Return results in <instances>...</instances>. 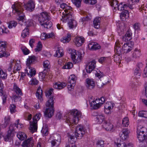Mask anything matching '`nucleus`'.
Masks as SVG:
<instances>
[{"mask_svg":"<svg viewBox=\"0 0 147 147\" xmlns=\"http://www.w3.org/2000/svg\"><path fill=\"white\" fill-rule=\"evenodd\" d=\"M117 40L115 42V46L114 48V51L118 55L123 53H127L133 49V46L129 42L124 43Z\"/></svg>","mask_w":147,"mask_h":147,"instance_id":"obj_1","label":"nucleus"},{"mask_svg":"<svg viewBox=\"0 0 147 147\" xmlns=\"http://www.w3.org/2000/svg\"><path fill=\"white\" fill-rule=\"evenodd\" d=\"M11 7L13 9V13L19 16L18 18L19 24L22 26L26 25L25 15L23 13V10L20 4L14 3L12 5Z\"/></svg>","mask_w":147,"mask_h":147,"instance_id":"obj_2","label":"nucleus"},{"mask_svg":"<svg viewBox=\"0 0 147 147\" xmlns=\"http://www.w3.org/2000/svg\"><path fill=\"white\" fill-rule=\"evenodd\" d=\"M71 115L67 116L66 121L71 127L74 128V125L77 123L79 118L81 117V112L77 109L72 110L71 111Z\"/></svg>","mask_w":147,"mask_h":147,"instance_id":"obj_3","label":"nucleus"},{"mask_svg":"<svg viewBox=\"0 0 147 147\" xmlns=\"http://www.w3.org/2000/svg\"><path fill=\"white\" fill-rule=\"evenodd\" d=\"M85 133V129L82 125L77 126L75 131V136L69 133L67 134L69 142L71 144L74 143L77 138L81 139Z\"/></svg>","mask_w":147,"mask_h":147,"instance_id":"obj_4","label":"nucleus"},{"mask_svg":"<svg viewBox=\"0 0 147 147\" xmlns=\"http://www.w3.org/2000/svg\"><path fill=\"white\" fill-rule=\"evenodd\" d=\"M50 15L47 12L44 11L42 12L38 17V21L40 25L43 27L47 29L50 28L52 26L50 19Z\"/></svg>","mask_w":147,"mask_h":147,"instance_id":"obj_5","label":"nucleus"},{"mask_svg":"<svg viewBox=\"0 0 147 147\" xmlns=\"http://www.w3.org/2000/svg\"><path fill=\"white\" fill-rule=\"evenodd\" d=\"M54 98L53 97H52L48 99L47 102L46 103V105L47 108L44 111L45 117L50 118L53 115L54 112Z\"/></svg>","mask_w":147,"mask_h":147,"instance_id":"obj_6","label":"nucleus"},{"mask_svg":"<svg viewBox=\"0 0 147 147\" xmlns=\"http://www.w3.org/2000/svg\"><path fill=\"white\" fill-rule=\"evenodd\" d=\"M36 59V57L34 55L28 57V58L27 59L26 65L27 67L25 69V74H36L35 69L30 66V65L34 62Z\"/></svg>","mask_w":147,"mask_h":147,"instance_id":"obj_7","label":"nucleus"},{"mask_svg":"<svg viewBox=\"0 0 147 147\" xmlns=\"http://www.w3.org/2000/svg\"><path fill=\"white\" fill-rule=\"evenodd\" d=\"M68 52L70 54L71 59L74 62L78 63L81 61L82 57V54L81 53L75 50L71 49H69Z\"/></svg>","mask_w":147,"mask_h":147,"instance_id":"obj_8","label":"nucleus"},{"mask_svg":"<svg viewBox=\"0 0 147 147\" xmlns=\"http://www.w3.org/2000/svg\"><path fill=\"white\" fill-rule=\"evenodd\" d=\"M41 116L40 113H37L33 118V122L30 123V127L29 128L30 131L33 133L37 131V122Z\"/></svg>","mask_w":147,"mask_h":147,"instance_id":"obj_9","label":"nucleus"},{"mask_svg":"<svg viewBox=\"0 0 147 147\" xmlns=\"http://www.w3.org/2000/svg\"><path fill=\"white\" fill-rule=\"evenodd\" d=\"M13 66V72L14 73H16L17 71L20 70L21 68V66L20 62L18 61V62L15 60L11 59L9 63V67L7 69L9 72H10L12 69Z\"/></svg>","mask_w":147,"mask_h":147,"instance_id":"obj_10","label":"nucleus"},{"mask_svg":"<svg viewBox=\"0 0 147 147\" xmlns=\"http://www.w3.org/2000/svg\"><path fill=\"white\" fill-rule=\"evenodd\" d=\"M85 85L86 88L90 90L94 89L95 86V82L92 79L87 78L85 81Z\"/></svg>","mask_w":147,"mask_h":147,"instance_id":"obj_11","label":"nucleus"},{"mask_svg":"<svg viewBox=\"0 0 147 147\" xmlns=\"http://www.w3.org/2000/svg\"><path fill=\"white\" fill-rule=\"evenodd\" d=\"M34 141L32 138H30L23 141L22 146L23 147H34Z\"/></svg>","mask_w":147,"mask_h":147,"instance_id":"obj_12","label":"nucleus"},{"mask_svg":"<svg viewBox=\"0 0 147 147\" xmlns=\"http://www.w3.org/2000/svg\"><path fill=\"white\" fill-rule=\"evenodd\" d=\"M102 127L103 128L107 131H111L113 128V125L110 123L109 121H104L102 123Z\"/></svg>","mask_w":147,"mask_h":147,"instance_id":"obj_13","label":"nucleus"},{"mask_svg":"<svg viewBox=\"0 0 147 147\" xmlns=\"http://www.w3.org/2000/svg\"><path fill=\"white\" fill-rule=\"evenodd\" d=\"M43 66L44 70L41 73V74H47V73H49L51 67L49 61L48 60L44 61L43 63Z\"/></svg>","mask_w":147,"mask_h":147,"instance_id":"obj_14","label":"nucleus"},{"mask_svg":"<svg viewBox=\"0 0 147 147\" xmlns=\"http://www.w3.org/2000/svg\"><path fill=\"white\" fill-rule=\"evenodd\" d=\"M72 19H74V16L71 13H68L62 16L61 20L63 22H66L68 21H69L70 20H72Z\"/></svg>","mask_w":147,"mask_h":147,"instance_id":"obj_15","label":"nucleus"},{"mask_svg":"<svg viewBox=\"0 0 147 147\" xmlns=\"http://www.w3.org/2000/svg\"><path fill=\"white\" fill-rule=\"evenodd\" d=\"M35 4L34 2L32 0L29 1L28 3L24 4V7L27 10L30 11H32L35 8Z\"/></svg>","mask_w":147,"mask_h":147,"instance_id":"obj_16","label":"nucleus"},{"mask_svg":"<svg viewBox=\"0 0 147 147\" xmlns=\"http://www.w3.org/2000/svg\"><path fill=\"white\" fill-rule=\"evenodd\" d=\"M129 131L127 129H123L121 134H120V136L121 138L123 140H126L129 137Z\"/></svg>","mask_w":147,"mask_h":147,"instance_id":"obj_17","label":"nucleus"},{"mask_svg":"<svg viewBox=\"0 0 147 147\" xmlns=\"http://www.w3.org/2000/svg\"><path fill=\"white\" fill-rule=\"evenodd\" d=\"M96 62L94 60L92 61L89 63L88 67L86 68V71L88 73H90L93 69H94L95 66Z\"/></svg>","mask_w":147,"mask_h":147,"instance_id":"obj_18","label":"nucleus"},{"mask_svg":"<svg viewBox=\"0 0 147 147\" xmlns=\"http://www.w3.org/2000/svg\"><path fill=\"white\" fill-rule=\"evenodd\" d=\"M147 129L145 127H143L141 125H138L137 127V134H139V138H142L141 136L140 135V133L141 132H145L147 133Z\"/></svg>","mask_w":147,"mask_h":147,"instance_id":"obj_19","label":"nucleus"},{"mask_svg":"<svg viewBox=\"0 0 147 147\" xmlns=\"http://www.w3.org/2000/svg\"><path fill=\"white\" fill-rule=\"evenodd\" d=\"M88 47L89 49L93 50H96L100 48L99 44L94 42L90 43L88 45Z\"/></svg>","mask_w":147,"mask_h":147,"instance_id":"obj_20","label":"nucleus"},{"mask_svg":"<svg viewBox=\"0 0 147 147\" xmlns=\"http://www.w3.org/2000/svg\"><path fill=\"white\" fill-rule=\"evenodd\" d=\"M84 38L80 36L76 38L74 42L76 46L79 47L82 45V43H84Z\"/></svg>","mask_w":147,"mask_h":147,"instance_id":"obj_21","label":"nucleus"},{"mask_svg":"<svg viewBox=\"0 0 147 147\" xmlns=\"http://www.w3.org/2000/svg\"><path fill=\"white\" fill-rule=\"evenodd\" d=\"M132 34V31L131 30H128L125 35L123 37V39L125 41H128L131 40Z\"/></svg>","mask_w":147,"mask_h":147,"instance_id":"obj_22","label":"nucleus"},{"mask_svg":"<svg viewBox=\"0 0 147 147\" xmlns=\"http://www.w3.org/2000/svg\"><path fill=\"white\" fill-rule=\"evenodd\" d=\"M66 85L65 82H57L53 85V87L59 90L63 88Z\"/></svg>","mask_w":147,"mask_h":147,"instance_id":"obj_23","label":"nucleus"},{"mask_svg":"<svg viewBox=\"0 0 147 147\" xmlns=\"http://www.w3.org/2000/svg\"><path fill=\"white\" fill-rule=\"evenodd\" d=\"M42 91L41 89V87L39 86L37 89L36 94L37 98L39 99L40 101H42L43 100V99L42 97Z\"/></svg>","mask_w":147,"mask_h":147,"instance_id":"obj_24","label":"nucleus"},{"mask_svg":"<svg viewBox=\"0 0 147 147\" xmlns=\"http://www.w3.org/2000/svg\"><path fill=\"white\" fill-rule=\"evenodd\" d=\"M140 0H128L127 3V4L130 9L133 8L134 5L139 2Z\"/></svg>","mask_w":147,"mask_h":147,"instance_id":"obj_25","label":"nucleus"},{"mask_svg":"<svg viewBox=\"0 0 147 147\" xmlns=\"http://www.w3.org/2000/svg\"><path fill=\"white\" fill-rule=\"evenodd\" d=\"M54 36L53 32L47 34L45 33H43L41 34L40 38L42 40H44L47 38L52 37Z\"/></svg>","mask_w":147,"mask_h":147,"instance_id":"obj_26","label":"nucleus"},{"mask_svg":"<svg viewBox=\"0 0 147 147\" xmlns=\"http://www.w3.org/2000/svg\"><path fill=\"white\" fill-rule=\"evenodd\" d=\"M101 18L99 17H96L93 21V25L95 28H98L100 27Z\"/></svg>","mask_w":147,"mask_h":147,"instance_id":"obj_27","label":"nucleus"},{"mask_svg":"<svg viewBox=\"0 0 147 147\" xmlns=\"http://www.w3.org/2000/svg\"><path fill=\"white\" fill-rule=\"evenodd\" d=\"M100 98L96 99L94 100H93L91 102H90V106L93 109H98L97 106H94L96 104H98L100 103Z\"/></svg>","mask_w":147,"mask_h":147,"instance_id":"obj_28","label":"nucleus"},{"mask_svg":"<svg viewBox=\"0 0 147 147\" xmlns=\"http://www.w3.org/2000/svg\"><path fill=\"white\" fill-rule=\"evenodd\" d=\"M141 55L140 50L138 49H135L132 54V57L134 58H139Z\"/></svg>","mask_w":147,"mask_h":147,"instance_id":"obj_29","label":"nucleus"},{"mask_svg":"<svg viewBox=\"0 0 147 147\" xmlns=\"http://www.w3.org/2000/svg\"><path fill=\"white\" fill-rule=\"evenodd\" d=\"M97 122L99 123H100L104 122L105 120V117L103 114H100L98 115L96 117Z\"/></svg>","mask_w":147,"mask_h":147,"instance_id":"obj_30","label":"nucleus"},{"mask_svg":"<svg viewBox=\"0 0 147 147\" xmlns=\"http://www.w3.org/2000/svg\"><path fill=\"white\" fill-rule=\"evenodd\" d=\"M13 88L15 92L17 95H22V93L21 90L15 84H14Z\"/></svg>","mask_w":147,"mask_h":147,"instance_id":"obj_31","label":"nucleus"},{"mask_svg":"<svg viewBox=\"0 0 147 147\" xmlns=\"http://www.w3.org/2000/svg\"><path fill=\"white\" fill-rule=\"evenodd\" d=\"M68 25L70 28H73L76 27L77 23L74 19H72V20H70L68 22Z\"/></svg>","mask_w":147,"mask_h":147,"instance_id":"obj_32","label":"nucleus"},{"mask_svg":"<svg viewBox=\"0 0 147 147\" xmlns=\"http://www.w3.org/2000/svg\"><path fill=\"white\" fill-rule=\"evenodd\" d=\"M18 138L21 140H23L27 138L26 134L23 132H20L17 135Z\"/></svg>","mask_w":147,"mask_h":147,"instance_id":"obj_33","label":"nucleus"},{"mask_svg":"<svg viewBox=\"0 0 147 147\" xmlns=\"http://www.w3.org/2000/svg\"><path fill=\"white\" fill-rule=\"evenodd\" d=\"M29 30L28 27L27 26L22 31L21 34V36L23 38L29 35Z\"/></svg>","mask_w":147,"mask_h":147,"instance_id":"obj_34","label":"nucleus"},{"mask_svg":"<svg viewBox=\"0 0 147 147\" xmlns=\"http://www.w3.org/2000/svg\"><path fill=\"white\" fill-rule=\"evenodd\" d=\"M63 55V50L61 48H58L57 50L55 56L58 57H62Z\"/></svg>","mask_w":147,"mask_h":147,"instance_id":"obj_35","label":"nucleus"},{"mask_svg":"<svg viewBox=\"0 0 147 147\" xmlns=\"http://www.w3.org/2000/svg\"><path fill=\"white\" fill-rule=\"evenodd\" d=\"M76 79L77 78L76 76L74 74H72L69 76V80L68 81V82L69 83L75 84Z\"/></svg>","mask_w":147,"mask_h":147,"instance_id":"obj_36","label":"nucleus"},{"mask_svg":"<svg viewBox=\"0 0 147 147\" xmlns=\"http://www.w3.org/2000/svg\"><path fill=\"white\" fill-rule=\"evenodd\" d=\"M54 90L52 88H50L49 90H47L45 92V95L47 97L49 98L52 97H53V98L55 99V98H54V96L52 95V92Z\"/></svg>","mask_w":147,"mask_h":147,"instance_id":"obj_37","label":"nucleus"},{"mask_svg":"<svg viewBox=\"0 0 147 147\" xmlns=\"http://www.w3.org/2000/svg\"><path fill=\"white\" fill-rule=\"evenodd\" d=\"M128 5L125 4L121 2L117 6V9L118 10L121 11L122 10H124L125 9H126Z\"/></svg>","mask_w":147,"mask_h":147,"instance_id":"obj_38","label":"nucleus"},{"mask_svg":"<svg viewBox=\"0 0 147 147\" xmlns=\"http://www.w3.org/2000/svg\"><path fill=\"white\" fill-rule=\"evenodd\" d=\"M116 145L117 147H133V144L130 143L128 144L124 143L121 144L117 143Z\"/></svg>","mask_w":147,"mask_h":147,"instance_id":"obj_39","label":"nucleus"},{"mask_svg":"<svg viewBox=\"0 0 147 147\" xmlns=\"http://www.w3.org/2000/svg\"><path fill=\"white\" fill-rule=\"evenodd\" d=\"M71 35L70 34H67V36L63 37L61 40V41L64 43L68 42L71 40Z\"/></svg>","mask_w":147,"mask_h":147,"instance_id":"obj_40","label":"nucleus"},{"mask_svg":"<svg viewBox=\"0 0 147 147\" xmlns=\"http://www.w3.org/2000/svg\"><path fill=\"white\" fill-rule=\"evenodd\" d=\"M115 106V104L110 102H107L104 104V107L112 109Z\"/></svg>","mask_w":147,"mask_h":147,"instance_id":"obj_41","label":"nucleus"},{"mask_svg":"<svg viewBox=\"0 0 147 147\" xmlns=\"http://www.w3.org/2000/svg\"><path fill=\"white\" fill-rule=\"evenodd\" d=\"M7 42L0 40V49L5 51L7 47Z\"/></svg>","mask_w":147,"mask_h":147,"instance_id":"obj_42","label":"nucleus"},{"mask_svg":"<svg viewBox=\"0 0 147 147\" xmlns=\"http://www.w3.org/2000/svg\"><path fill=\"white\" fill-rule=\"evenodd\" d=\"M53 140L57 141V144H60L61 142V137L58 134H55L53 136Z\"/></svg>","mask_w":147,"mask_h":147,"instance_id":"obj_43","label":"nucleus"},{"mask_svg":"<svg viewBox=\"0 0 147 147\" xmlns=\"http://www.w3.org/2000/svg\"><path fill=\"white\" fill-rule=\"evenodd\" d=\"M146 134H147L145 132H141L140 133V136H141L142 138H141V139L140 138H139V134H137V137L139 141H140V142H142L144 141V139H145V138H146V137L147 136Z\"/></svg>","mask_w":147,"mask_h":147,"instance_id":"obj_44","label":"nucleus"},{"mask_svg":"<svg viewBox=\"0 0 147 147\" xmlns=\"http://www.w3.org/2000/svg\"><path fill=\"white\" fill-rule=\"evenodd\" d=\"M138 116L140 117L147 118V111H140L138 113Z\"/></svg>","mask_w":147,"mask_h":147,"instance_id":"obj_45","label":"nucleus"},{"mask_svg":"<svg viewBox=\"0 0 147 147\" xmlns=\"http://www.w3.org/2000/svg\"><path fill=\"white\" fill-rule=\"evenodd\" d=\"M106 99L105 97L102 96L100 98V103L98 104H96L95 105V106H97V107H98V109L101 106V105L103 104L106 101Z\"/></svg>","mask_w":147,"mask_h":147,"instance_id":"obj_46","label":"nucleus"},{"mask_svg":"<svg viewBox=\"0 0 147 147\" xmlns=\"http://www.w3.org/2000/svg\"><path fill=\"white\" fill-rule=\"evenodd\" d=\"M122 124L123 126L127 127L129 124V119L128 117H125L124 118L122 121Z\"/></svg>","mask_w":147,"mask_h":147,"instance_id":"obj_47","label":"nucleus"},{"mask_svg":"<svg viewBox=\"0 0 147 147\" xmlns=\"http://www.w3.org/2000/svg\"><path fill=\"white\" fill-rule=\"evenodd\" d=\"M21 96V95H13L12 98V100L14 102L19 101L22 98L20 96Z\"/></svg>","mask_w":147,"mask_h":147,"instance_id":"obj_48","label":"nucleus"},{"mask_svg":"<svg viewBox=\"0 0 147 147\" xmlns=\"http://www.w3.org/2000/svg\"><path fill=\"white\" fill-rule=\"evenodd\" d=\"M118 1L117 0H112L111 1V5L114 9H115L118 5Z\"/></svg>","mask_w":147,"mask_h":147,"instance_id":"obj_49","label":"nucleus"},{"mask_svg":"<svg viewBox=\"0 0 147 147\" xmlns=\"http://www.w3.org/2000/svg\"><path fill=\"white\" fill-rule=\"evenodd\" d=\"M127 14H128V11L127 10H124L122 12L120 15V19L122 21L127 16Z\"/></svg>","mask_w":147,"mask_h":147,"instance_id":"obj_50","label":"nucleus"},{"mask_svg":"<svg viewBox=\"0 0 147 147\" xmlns=\"http://www.w3.org/2000/svg\"><path fill=\"white\" fill-rule=\"evenodd\" d=\"M11 139V134L9 132L4 137V139L5 142H10Z\"/></svg>","mask_w":147,"mask_h":147,"instance_id":"obj_51","label":"nucleus"},{"mask_svg":"<svg viewBox=\"0 0 147 147\" xmlns=\"http://www.w3.org/2000/svg\"><path fill=\"white\" fill-rule=\"evenodd\" d=\"M9 55V53L7 52H5V51H3L2 50L0 51V57H7Z\"/></svg>","mask_w":147,"mask_h":147,"instance_id":"obj_52","label":"nucleus"},{"mask_svg":"<svg viewBox=\"0 0 147 147\" xmlns=\"http://www.w3.org/2000/svg\"><path fill=\"white\" fill-rule=\"evenodd\" d=\"M8 32V30L7 28L3 26L0 28V34L2 35L4 34H7Z\"/></svg>","mask_w":147,"mask_h":147,"instance_id":"obj_53","label":"nucleus"},{"mask_svg":"<svg viewBox=\"0 0 147 147\" xmlns=\"http://www.w3.org/2000/svg\"><path fill=\"white\" fill-rule=\"evenodd\" d=\"M137 87V85L135 82H131L130 83L129 85V88L131 89L132 90H135Z\"/></svg>","mask_w":147,"mask_h":147,"instance_id":"obj_54","label":"nucleus"},{"mask_svg":"<svg viewBox=\"0 0 147 147\" xmlns=\"http://www.w3.org/2000/svg\"><path fill=\"white\" fill-rule=\"evenodd\" d=\"M73 66V64L71 62H68L64 65L63 67L64 69H70Z\"/></svg>","mask_w":147,"mask_h":147,"instance_id":"obj_55","label":"nucleus"},{"mask_svg":"<svg viewBox=\"0 0 147 147\" xmlns=\"http://www.w3.org/2000/svg\"><path fill=\"white\" fill-rule=\"evenodd\" d=\"M73 3L77 7H80L81 6L82 0H72Z\"/></svg>","mask_w":147,"mask_h":147,"instance_id":"obj_56","label":"nucleus"},{"mask_svg":"<svg viewBox=\"0 0 147 147\" xmlns=\"http://www.w3.org/2000/svg\"><path fill=\"white\" fill-rule=\"evenodd\" d=\"M17 23L15 21H11L8 25V28H11L13 27H15L17 25Z\"/></svg>","mask_w":147,"mask_h":147,"instance_id":"obj_57","label":"nucleus"},{"mask_svg":"<svg viewBox=\"0 0 147 147\" xmlns=\"http://www.w3.org/2000/svg\"><path fill=\"white\" fill-rule=\"evenodd\" d=\"M16 106L13 104H11L10 105L9 109L10 112L11 114H13L16 112Z\"/></svg>","mask_w":147,"mask_h":147,"instance_id":"obj_58","label":"nucleus"},{"mask_svg":"<svg viewBox=\"0 0 147 147\" xmlns=\"http://www.w3.org/2000/svg\"><path fill=\"white\" fill-rule=\"evenodd\" d=\"M3 84L2 82L1 79H0V95L1 96H2L5 94V93L3 91Z\"/></svg>","mask_w":147,"mask_h":147,"instance_id":"obj_59","label":"nucleus"},{"mask_svg":"<svg viewBox=\"0 0 147 147\" xmlns=\"http://www.w3.org/2000/svg\"><path fill=\"white\" fill-rule=\"evenodd\" d=\"M19 120L18 119L15 122V126L18 129L21 128L23 127V125L19 123Z\"/></svg>","mask_w":147,"mask_h":147,"instance_id":"obj_60","label":"nucleus"},{"mask_svg":"<svg viewBox=\"0 0 147 147\" xmlns=\"http://www.w3.org/2000/svg\"><path fill=\"white\" fill-rule=\"evenodd\" d=\"M48 129L47 127H43L41 130V132L44 136H46L48 134Z\"/></svg>","mask_w":147,"mask_h":147,"instance_id":"obj_61","label":"nucleus"},{"mask_svg":"<svg viewBox=\"0 0 147 147\" xmlns=\"http://www.w3.org/2000/svg\"><path fill=\"white\" fill-rule=\"evenodd\" d=\"M42 45L41 42H39L38 43L36 48L35 49V51L36 52H39L41 50Z\"/></svg>","mask_w":147,"mask_h":147,"instance_id":"obj_62","label":"nucleus"},{"mask_svg":"<svg viewBox=\"0 0 147 147\" xmlns=\"http://www.w3.org/2000/svg\"><path fill=\"white\" fill-rule=\"evenodd\" d=\"M141 25L140 23H136L134 25L133 28L135 30L139 31L140 30Z\"/></svg>","mask_w":147,"mask_h":147,"instance_id":"obj_63","label":"nucleus"},{"mask_svg":"<svg viewBox=\"0 0 147 147\" xmlns=\"http://www.w3.org/2000/svg\"><path fill=\"white\" fill-rule=\"evenodd\" d=\"M98 147H103L104 145V141L102 140H98L96 143Z\"/></svg>","mask_w":147,"mask_h":147,"instance_id":"obj_64","label":"nucleus"}]
</instances>
